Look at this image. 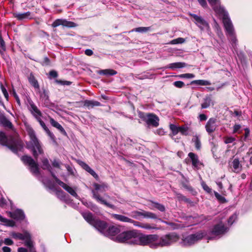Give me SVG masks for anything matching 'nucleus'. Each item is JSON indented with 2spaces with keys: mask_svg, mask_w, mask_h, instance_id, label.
Masks as SVG:
<instances>
[{
  "mask_svg": "<svg viewBox=\"0 0 252 252\" xmlns=\"http://www.w3.org/2000/svg\"><path fill=\"white\" fill-rule=\"evenodd\" d=\"M185 42V39L182 37H179L174 39L170 41L171 44H182Z\"/></svg>",
  "mask_w": 252,
  "mask_h": 252,
  "instance_id": "45",
  "label": "nucleus"
},
{
  "mask_svg": "<svg viewBox=\"0 0 252 252\" xmlns=\"http://www.w3.org/2000/svg\"><path fill=\"white\" fill-rule=\"evenodd\" d=\"M84 219L91 225L94 226V219L92 213L87 212L83 213Z\"/></svg>",
  "mask_w": 252,
  "mask_h": 252,
  "instance_id": "23",
  "label": "nucleus"
},
{
  "mask_svg": "<svg viewBox=\"0 0 252 252\" xmlns=\"http://www.w3.org/2000/svg\"><path fill=\"white\" fill-rule=\"evenodd\" d=\"M49 75L53 78H56L58 76L57 72L55 70H51L49 72Z\"/></svg>",
  "mask_w": 252,
  "mask_h": 252,
  "instance_id": "62",
  "label": "nucleus"
},
{
  "mask_svg": "<svg viewBox=\"0 0 252 252\" xmlns=\"http://www.w3.org/2000/svg\"><path fill=\"white\" fill-rule=\"evenodd\" d=\"M143 210L142 211H133L131 212L130 216L137 220H140L141 218H143Z\"/></svg>",
  "mask_w": 252,
  "mask_h": 252,
  "instance_id": "39",
  "label": "nucleus"
},
{
  "mask_svg": "<svg viewBox=\"0 0 252 252\" xmlns=\"http://www.w3.org/2000/svg\"><path fill=\"white\" fill-rule=\"evenodd\" d=\"M206 235V230H200L195 233L191 234L187 236H183L180 243L181 246L184 247L191 246L197 243L203 238H205Z\"/></svg>",
  "mask_w": 252,
  "mask_h": 252,
  "instance_id": "6",
  "label": "nucleus"
},
{
  "mask_svg": "<svg viewBox=\"0 0 252 252\" xmlns=\"http://www.w3.org/2000/svg\"><path fill=\"white\" fill-rule=\"evenodd\" d=\"M9 214L11 218L17 220H22L25 217L23 211L20 209H17L13 212H9Z\"/></svg>",
  "mask_w": 252,
  "mask_h": 252,
  "instance_id": "20",
  "label": "nucleus"
},
{
  "mask_svg": "<svg viewBox=\"0 0 252 252\" xmlns=\"http://www.w3.org/2000/svg\"><path fill=\"white\" fill-rule=\"evenodd\" d=\"M4 244L7 246H11L14 244V242L12 239L9 238H5L3 240Z\"/></svg>",
  "mask_w": 252,
  "mask_h": 252,
  "instance_id": "53",
  "label": "nucleus"
},
{
  "mask_svg": "<svg viewBox=\"0 0 252 252\" xmlns=\"http://www.w3.org/2000/svg\"><path fill=\"white\" fill-rule=\"evenodd\" d=\"M56 82L63 86H69L71 84V82L68 81L56 80Z\"/></svg>",
  "mask_w": 252,
  "mask_h": 252,
  "instance_id": "54",
  "label": "nucleus"
},
{
  "mask_svg": "<svg viewBox=\"0 0 252 252\" xmlns=\"http://www.w3.org/2000/svg\"><path fill=\"white\" fill-rule=\"evenodd\" d=\"M95 200L98 203L111 209H114L115 208L112 203L117 201L116 199L113 197H110L106 193L103 194L98 193H95Z\"/></svg>",
  "mask_w": 252,
  "mask_h": 252,
  "instance_id": "9",
  "label": "nucleus"
},
{
  "mask_svg": "<svg viewBox=\"0 0 252 252\" xmlns=\"http://www.w3.org/2000/svg\"><path fill=\"white\" fill-rule=\"evenodd\" d=\"M28 80L30 84L35 89H39L38 83L32 73H30L28 77Z\"/></svg>",
  "mask_w": 252,
  "mask_h": 252,
  "instance_id": "31",
  "label": "nucleus"
},
{
  "mask_svg": "<svg viewBox=\"0 0 252 252\" xmlns=\"http://www.w3.org/2000/svg\"><path fill=\"white\" fill-rule=\"evenodd\" d=\"M43 183L49 188H51V182L48 180L43 179L42 180Z\"/></svg>",
  "mask_w": 252,
  "mask_h": 252,
  "instance_id": "59",
  "label": "nucleus"
},
{
  "mask_svg": "<svg viewBox=\"0 0 252 252\" xmlns=\"http://www.w3.org/2000/svg\"><path fill=\"white\" fill-rule=\"evenodd\" d=\"M42 168L43 169L48 170L51 174L52 176L53 177V174L55 175V174L52 172L51 167L49 163V161L47 158H44L42 160Z\"/></svg>",
  "mask_w": 252,
  "mask_h": 252,
  "instance_id": "32",
  "label": "nucleus"
},
{
  "mask_svg": "<svg viewBox=\"0 0 252 252\" xmlns=\"http://www.w3.org/2000/svg\"><path fill=\"white\" fill-rule=\"evenodd\" d=\"M61 25L67 28H73L76 26V24L74 22L63 19H57L52 24V27L54 28H56Z\"/></svg>",
  "mask_w": 252,
  "mask_h": 252,
  "instance_id": "18",
  "label": "nucleus"
},
{
  "mask_svg": "<svg viewBox=\"0 0 252 252\" xmlns=\"http://www.w3.org/2000/svg\"><path fill=\"white\" fill-rule=\"evenodd\" d=\"M155 235L157 236V239L148 245H150L152 249L169 246L178 241L179 239V236L175 233H171L164 235L161 237L159 240H158V235Z\"/></svg>",
  "mask_w": 252,
  "mask_h": 252,
  "instance_id": "4",
  "label": "nucleus"
},
{
  "mask_svg": "<svg viewBox=\"0 0 252 252\" xmlns=\"http://www.w3.org/2000/svg\"><path fill=\"white\" fill-rule=\"evenodd\" d=\"M0 221L4 225L7 226H14L15 224V222L12 220H8L6 218L3 217L0 215Z\"/></svg>",
  "mask_w": 252,
  "mask_h": 252,
  "instance_id": "35",
  "label": "nucleus"
},
{
  "mask_svg": "<svg viewBox=\"0 0 252 252\" xmlns=\"http://www.w3.org/2000/svg\"><path fill=\"white\" fill-rule=\"evenodd\" d=\"M199 119L200 121H206L207 119V116L204 114H201L199 115Z\"/></svg>",
  "mask_w": 252,
  "mask_h": 252,
  "instance_id": "61",
  "label": "nucleus"
},
{
  "mask_svg": "<svg viewBox=\"0 0 252 252\" xmlns=\"http://www.w3.org/2000/svg\"><path fill=\"white\" fill-rule=\"evenodd\" d=\"M40 97L41 100L45 105H48L49 103V96L47 92L44 90L42 92H40Z\"/></svg>",
  "mask_w": 252,
  "mask_h": 252,
  "instance_id": "33",
  "label": "nucleus"
},
{
  "mask_svg": "<svg viewBox=\"0 0 252 252\" xmlns=\"http://www.w3.org/2000/svg\"><path fill=\"white\" fill-rule=\"evenodd\" d=\"M0 144L6 146L13 153L17 154L22 151L24 148L22 141L18 137L6 136L4 133L0 131Z\"/></svg>",
  "mask_w": 252,
  "mask_h": 252,
  "instance_id": "3",
  "label": "nucleus"
},
{
  "mask_svg": "<svg viewBox=\"0 0 252 252\" xmlns=\"http://www.w3.org/2000/svg\"><path fill=\"white\" fill-rule=\"evenodd\" d=\"M169 128L171 131L170 136L172 137L177 135L179 132L182 135L188 136L189 134V127L187 125H184L181 126H178L175 124H171L169 125Z\"/></svg>",
  "mask_w": 252,
  "mask_h": 252,
  "instance_id": "10",
  "label": "nucleus"
},
{
  "mask_svg": "<svg viewBox=\"0 0 252 252\" xmlns=\"http://www.w3.org/2000/svg\"><path fill=\"white\" fill-rule=\"evenodd\" d=\"M235 141V138L232 136L226 137L224 138V142L225 144L232 143Z\"/></svg>",
  "mask_w": 252,
  "mask_h": 252,
  "instance_id": "52",
  "label": "nucleus"
},
{
  "mask_svg": "<svg viewBox=\"0 0 252 252\" xmlns=\"http://www.w3.org/2000/svg\"><path fill=\"white\" fill-rule=\"evenodd\" d=\"M143 218L157 219V216L155 214L152 212L143 210Z\"/></svg>",
  "mask_w": 252,
  "mask_h": 252,
  "instance_id": "42",
  "label": "nucleus"
},
{
  "mask_svg": "<svg viewBox=\"0 0 252 252\" xmlns=\"http://www.w3.org/2000/svg\"><path fill=\"white\" fill-rule=\"evenodd\" d=\"M150 30V27H139L132 30V32H146Z\"/></svg>",
  "mask_w": 252,
  "mask_h": 252,
  "instance_id": "44",
  "label": "nucleus"
},
{
  "mask_svg": "<svg viewBox=\"0 0 252 252\" xmlns=\"http://www.w3.org/2000/svg\"><path fill=\"white\" fill-rule=\"evenodd\" d=\"M0 221L4 225L7 226H14L15 224V222L12 220H8L6 218L3 217L0 215Z\"/></svg>",
  "mask_w": 252,
  "mask_h": 252,
  "instance_id": "34",
  "label": "nucleus"
},
{
  "mask_svg": "<svg viewBox=\"0 0 252 252\" xmlns=\"http://www.w3.org/2000/svg\"><path fill=\"white\" fill-rule=\"evenodd\" d=\"M245 134L244 137H242V139H243V140L246 141L247 137L249 136L250 134V130L249 128H246L245 129Z\"/></svg>",
  "mask_w": 252,
  "mask_h": 252,
  "instance_id": "56",
  "label": "nucleus"
},
{
  "mask_svg": "<svg viewBox=\"0 0 252 252\" xmlns=\"http://www.w3.org/2000/svg\"><path fill=\"white\" fill-rule=\"evenodd\" d=\"M194 20L195 23L200 28L202 31H206L208 33L210 32L209 24L203 18L194 14H191Z\"/></svg>",
  "mask_w": 252,
  "mask_h": 252,
  "instance_id": "15",
  "label": "nucleus"
},
{
  "mask_svg": "<svg viewBox=\"0 0 252 252\" xmlns=\"http://www.w3.org/2000/svg\"><path fill=\"white\" fill-rule=\"evenodd\" d=\"M186 63H185L177 62L171 63L168 64L167 66L164 67V69L170 68L174 69L176 68H181L186 66Z\"/></svg>",
  "mask_w": 252,
  "mask_h": 252,
  "instance_id": "27",
  "label": "nucleus"
},
{
  "mask_svg": "<svg viewBox=\"0 0 252 252\" xmlns=\"http://www.w3.org/2000/svg\"><path fill=\"white\" fill-rule=\"evenodd\" d=\"M6 204V200L3 197H1L0 198V206L3 207Z\"/></svg>",
  "mask_w": 252,
  "mask_h": 252,
  "instance_id": "57",
  "label": "nucleus"
},
{
  "mask_svg": "<svg viewBox=\"0 0 252 252\" xmlns=\"http://www.w3.org/2000/svg\"><path fill=\"white\" fill-rule=\"evenodd\" d=\"M200 4L203 7H206L207 4L206 0H197Z\"/></svg>",
  "mask_w": 252,
  "mask_h": 252,
  "instance_id": "63",
  "label": "nucleus"
},
{
  "mask_svg": "<svg viewBox=\"0 0 252 252\" xmlns=\"http://www.w3.org/2000/svg\"><path fill=\"white\" fill-rule=\"evenodd\" d=\"M2 250L3 252H11V250L9 247L4 246L2 247Z\"/></svg>",
  "mask_w": 252,
  "mask_h": 252,
  "instance_id": "64",
  "label": "nucleus"
},
{
  "mask_svg": "<svg viewBox=\"0 0 252 252\" xmlns=\"http://www.w3.org/2000/svg\"><path fill=\"white\" fill-rule=\"evenodd\" d=\"M216 13L222 19V22L226 32V34L229 38L232 46L236 45L237 39L234 32V27L228 12L220 4V0H208Z\"/></svg>",
  "mask_w": 252,
  "mask_h": 252,
  "instance_id": "2",
  "label": "nucleus"
},
{
  "mask_svg": "<svg viewBox=\"0 0 252 252\" xmlns=\"http://www.w3.org/2000/svg\"><path fill=\"white\" fill-rule=\"evenodd\" d=\"M23 163L29 166L30 171L34 174H39V168L37 163L31 157L28 156H24L21 158Z\"/></svg>",
  "mask_w": 252,
  "mask_h": 252,
  "instance_id": "12",
  "label": "nucleus"
},
{
  "mask_svg": "<svg viewBox=\"0 0 252 252\" xmlns=\"http://www.w3.org/2000/svg\"><path fill=\"white\" fill-rule=\"evenodd\" d=\"M139 116L140 118L142 119L148 126H152L154 127H157L159 125V119L154 114H145L143 113L140 112L139 113Z\"/></svg>",
  "mask_w": 252,
  "mask_h": 252,
  "instance_id": "11",
  "label": "nucleus"
},
{
  "mask_svg": "<svg viewBox=\"0 0 252 252\" xmlns=\"http://www.w3.org/2000/svg\"><path fill=\"white\" fill-rule=\"evenodd\" d=\"M188 158L186 159L187 163H189V161L191 162L194 169H199L203 165L202 163L199 161L198 156L192 152L189 153Z\"/></svg>",
  "mask_w": 252,
  "mask_h": 252,
  "instance_id": "14",
  "label": "nucleus"
},
{
  "mask_svg": "<svg viewBox=\"0 0 252 252\" xmlns=\"http://www.w3.org/2000/svg\"><path fill=\"white\" fill-rule=\"evenodd\" d=\"M108 189V186L105 183H95V193H102Z\"/></svg>",
  "mask_w": 252,
  "mask_h": 252,
  "instance_id": "22",
  "label": "nucleus"
},
{
  "mask_svg": "<svg viewBox=\"0 0 252 252\" xmlns=\"http://www.w3.org/2000/svg\"><path fill=\"white\" fill-rule=\"evenodd\" d=\"M78 164L86 171L90 173L93 176H94V171L88 165L82 161H78Z\"/></svg>",
  "mask_w": 252,
  "mask_h": 252,
  "instance_id": "36",
  "label": "nucleus"
},
{
  "mask_svg": "<svg viewBox=\"0 0 252 252\" xmlns=\"http://www.w3.org/2000/svg\"><path fill=\"white\" fill-rule=\"evenodd\" d=\"M156 235H139L136 230L124 231L119 234L116 238V242L131 245L141 246L148 245L157 239Z\"/></svg>",
  "mask_w": 252,
  "mask_h": 252,
  "instance_id": "1",
  "label": "nucleus"
},
{
  "mask_svg": "<svg viewBox=\"0 0 252 252\" xmlns=\"http://www.w3.org/2000/svg\"><path fill=\"white\" fill-rule=\"evenodd\" d=\"M53 177L55 180L56 182L63 188L67 192H68L70 195L72 196L75 197L76 198L81 200L79 196L78 195L77 193L76 192V189L72 188L67 184H65L63 182L60 181L55 175L53 174Z\"/></svg>",
  "mask_w": 252,
  "mask_h": 252,
  "instance_id": "13",
  "label": "nucleus"
},
{
  "mask_svg": "<svg viewBox=\"0 0 252 252\" xmlns=\"http://www.w3.org/2000/svg\"><path fill=\"white\" fill-rule=\"evenodd\" d=\"M10 235L15 239L21 240L25 241V245L28 247L31 251L32 249L33 243L31 240V236L30 233L25 231L23 233L12 232Z\"/></svg>",
  "mask_w": 252,
  "mask_h": 252,
  "instance_id": "8",
  "label": "nucleus"
},
{
  "mask_svg": "<svg viewBox=\"0 0 252 252\" xmlns=\"http://www.w3.org/2000/svg\"><path fill=\"white\" fill-rule=\"evenodd\" d=\"M201 186L203 189L208 193H210L212 191L211 188H210L204 182H201Z\"/></svg>",
  "mask_w": 252,
  "mask_h": 252,
  "instance_id": "50",
  "label": "nucleus"
},
{
  "mask_svg": "<svg viewBox=\"0 0 252 252\" xmlns=\"http://www.w3.org/2000/svg\"><path fill=\"white\" fill-rule=\"evenodd\" d=\"M178 77L181 78H193L195 77L194 75L191 73H185L178 75Z\"/></svg>",
  "mask_w": 252,
  "mask_h": 252,
  "instance_id": "49",
  "label": "nucleus"
},
{
  "mask_svg": "<svg viewBox=\"0 0 252 252\" xmlns=\"http://www.w3.org/2000/svg\"><path fill=\"white\" fill-rule=\"evenodd\" d=\"M214 194L216 198L220 202H226V200L224 197L222 196L216 191L214 192Z\"/></svg>",
  "mask_w": 252,
  "mask_h": 252,
  "instance_id": "47",
  "label": "nucleus"
},
{
  "mask_svg": "<svg viewBox=\"0 0 252 252\" xmlns=\"http://www.w3.org/2000/svg\"><path fill=\"white\" fill-rule=\"evenodd\" d=\"M112 216L114 219L120 221L128 222L133 224L134 223L135 220L126 216L118 214H112Z\"/></svg>",
  "mask_w": 252,
  "mask_h": 252,
  "instance_id": "21",
  "label": "nucleus"
},
{
  "mask_svg": "<svg viewBox=\"0 0 252 252\" xmlns=\"http://www.w3.org/2000/svg\"><path fill=\"white\" fill-rule=\"evenodd\" d=\"M38 122L39 123L40 125H41V126L46 130L47 131V129H48L47 128V127H46V125L44 123V122L43 121H42L41 119H39L38 120Z\"/></svg>",
  "mask_w": 252,
  "mask_h": 252,
  "instance_id": "60",
  "label": "nucleus"
},
{
  "mask_svg": "<svg viewBox=\"0 0 252 252\" xmlns=\"http://www.w3.org/2000/svg\"><path fill=\"white\" fill-rule=\"evenodd\" d=\"M241 128V126L240 125H235L233 127V133H237L238 132L240 133V132L239 131V129Z\"/></svg>",
  "mask_w": 252,
  "mask_h": 252,
  "instance_id": "55",
  "label": "nucleus"
},
{
  "mask_svg": "<svg viewBox=\"0 0 252 252\" xmlns=\"http://www.w3.org/2000/svg\"><path fill=\"white\" fill-rule=\"evenodd\" d=\"M31 111L32 114L37 121L41 119V113L40 111L33 104H31Z\"/></svg>",
  "mask_w": 252,
  "mask_h": 252,
  "instance_id": "24",
  "label": "nucleus"
},
{
  "mask_svg": "<svg viewBox=\"0 0 252 252\" xmlns=\"http://www.w3.org/2000/svg\"><path fill=\"white\" fill-rule=\"evenodd\" d=\"M50 122L51 125L59 130L63 134L66 135V132L64 130L63 126L53 118H50Z\"/></svg>",
  "mask_w": 252,
  "mask_h": 252,
  "instance_id": "28",
  "label": "nucleus"
},
{
  "mask_svg": "<svg viewBox=\"0 0 252 252\" xmlns=\"http://www.w3.org/2000/svg\"><path fill=\"white\" fill-rule=\"evenodd\" d=\"M214 102L211 96H206L204 98L203 102L201 104V108L205 109L208 108L210 105H214Z\"/></svg>",
  "mask_w": 252,
  "mask_h": 252,
  "instance_id": "26",
  "label": "nucleus"
},
{
  "mask_svg": "<svg viewBox=\"0 0 252 252\" xmlns=\"http://www.w3.org/2000/svg\"><path fill=\"white\" fill-rule=\"evenodd\" d=\"M217 127V119L214 118H210L205 126V129L209 135L215 132Z\"/></svg>",
  "mask_w": 252,
  "mask_h": 252,
  "instance_id": "17",
  "label": "nucleus"
},
{
  "mask_svg": "<svg viewBox=\"0 0 252 252\" xmlns=\"http://www.w3.org/2000/svg\"><path fill=\"white\" fill-rule=\"evenodd\" d=\"M153 206L161 212H164L165 210L163 205L158 203L154 202Z\"/></svg>",
  "mask_w": 252,
  "mask_h": 252,
  "instance_id": "46",
  "label": "nucleus"
},
{
  "mask_svg": "<svg viewBox=\"0 0 252 252\" xmlns=\"http://www.w3.org/2000/svg\"><path fill=\"white\" fill-rule=\"evenodd\" d=\"M57 195L58 197L60 198L62 200L68 202L69 198L68 196L66 195L65 193L62 190H58L57 192Z\"/></svg>",
  "mask_w": 252,
  "mask_h": 252,
  "instance_id": "43",
  "label": "nucleus"
},
{
  "mask_svg": "<svg viewBox=\"0 0 252 252\" xmlns=\"http://www.w3.org/2000/svg\"><path fill=\"white\" fill-rule=\"evenodd\" d=\"M229 230V228L225 226L222 223L220 222L215 225L211 231H207L205 238L208 240L218 239L221 237Z\"/></svg>",
  "mask_w": 252,
  "mask_h": 252,
  "instance_id": "7",
  "label": "nucleus"
},
{
  "mask_svg": "<svg viewBox=\"0 0 252 252\" xmlns=\"http://www.w3.org/2000/svg\"><path fill=\"white\" fill-rule=\"evenodd\" d=\"M231 166L233 167L234 172H238L241 170V166L239 160L237 158H235L232 162Z\"/></svg>",
  "mask_w": 252,
  "mask_h": 252,
  "instance_id": "38",
  "label": "nucleus"
},
{
  "mask_svg": "<svg viewBox=\"0 0 252 252\" xmlns=\"http://www.w3.org/2000/svg\"><path fill=\"white\" fill-rule=\"evenodd\" d=\"M97 72L98 74L100 75H103L106 76H113L116 75L117 73V72L116 71L112 69L99 70L97 71Z\"/></svg>",
  "mask_w": 252,
  "mask_h": 252,
  "instance_id": "29",
  "label": "nucleus"
},
{
  "mask_svg": "<svg viewBox=\"0 0 252 252\" xmlns=\"http://www.w3.org/2000/svg\"><path fill=\"white\" fill-rule=\"evenodd\" d=\"M191 84H196L197 85H201V86H207L211 85V83L210 81L204 80H196L192 81L191 82Z\"/></svg>",
  "mask_w": 252,
  "mask_h": 252,
  "instance_id": "41",
  "label": "nucleus"
},
{
  "mask_svg": "<svg viewBox=\"0 0 252 252\" xmlns=\"http://www.w3.org/2000/svg\"><path fill=\"white\" fill-rule=\"evenodd\" d=\"M28 132L30 138V141L27 144V147L32 151L34 157L37 158L38 155L43 153L41 144L36 137L34 131L32 128H29L28 130Z\"/></svg>",
  "mask_w": 252,
  "mask_h": 252,
  "instance_id": "5",
  "label": "nucleus"
},
{
  "mask_svg": "<svg viewBox=\"0 0 252 252\" xmlns=\"http://www.w3.org/2000/svg\"><path fill=\"white\" fill-rule=\"evenodd\" d=\"M14 16L18 20H21L28 18L31 15V13L30 12H27L23 13H14Z\"/></svg>",
  "mask_w": 252,
  "mask_h": 252,
  "instance_id": "40",
  "label": "nucleus"
},
{
  "mask_svg": "<svg viewBox=\"0 0 252 252\" xmlns=\"http://www.w3.org/2000/svg\"><path fill=\"white\" fill-rule=\"evenodd\" d=\"M120 229L119 227L116 226H108L105 236L109 237L113 241L116 242L117 236L120 234Z\"/></svg>",
  "mask_w": 252,
  "mask_h": 252,
  "instance_id": "16",
  "label": "nucleus"
},
{
  "mask_svg": "<svg viewBox=\"0 0 252 252\" xmlns=\"http://www.w3.org/2000/svg\"><path fill=\"white\" fill-rule=\"evenodd\" d=\"M134 225L147 230L157 229L156 227L152 226L149 223H142L137 221H134Z\"/></svg>",
  "mask_w": 252,
  "mask_h": 252,
  "instance_id": "25",
  "label": "nucleus"
},
{
  "mask_svg": "<svg viewBox=\"0 0 252 252\" xmlns=\"http://www.w3.org/2000/svg\"><path fill=\"white\" fill-rule=\"evenodd\" d=\"M173 85L175 87L178 88H182L185 86V84L183 82L181 81H175L173 83Z\"/></svg>",
  "mask_w": 252,
  "mask_h": 252,
  "instance_id": "51",
  "label": "nucleus"
},
{
  "mask_svg": "<svg viewBox=\"0 0 252 252\" xmlns=\"http://www.w3.org/2000/svg\"><path fill=\"white\" fill-rule=\"evenodd\" d=\"M0 124L8 128L12 127V123L3 115H0Z\"/></svg>",
  "mask_w": 252,
  "mask_h": 252,
  "instance_id": "30",
  "label": "nucleus"
},
{
  "mask_svg": "<svg viewBox=\"0 0 252 252\" xmlns=\"http://www.w3.org/2000/svg\"><path fill=\"white\" fill-rule=\"evenodd\" d=\"M191 141L194 144L195 148L197 150H199L201 149V143L200 138L198 136L196 135L193 136Z\"/></svg>",
  "mask_w": 252,
  "mask_h": 252,
  "instance_id": "37",
  "label": "nucleus"
},
{
  "mask_svg": "<svg viewBox=\"0 0 252 252\" xmlns=\"http://www.w3.org/2000/svg\"><path fill=\"white\" fill-rule=\"evenodd\" d=\"M108 227V226L105 221L95 219V228L100 233L105 235Z\"/></svg>",
  "mask_w": 252,
  "mask_h": 252,
  "instance_id": "19",
  "label": "nucleus"
},
{
  "mask_svg": "<svg viewBox=\"0 0 252 252\" xmlns=\"http://www.w3.org/2000/svg\"><path fill=\"white\" fill-rule=\"evenodd\" d=\"M237 218V215L236 214H233L231 216H230L227 221L228 224L229 225H231L236 220Z\"/></svg>",
  "mask_w": 252,
  "mask_h": 252,
  "instance_id": "48",
  "label": "nucleus"
},
{
  "mask_svg": "<svg viewBox=\"0 0 252 252\" xmlns=\"http://www.w3.org/2000/svg\"><path fill=\"white\" fill-rule=\"evenodd\" d=\"M82 202L83 204H84L85 206H86L87 207L91 208L92 209L93 208V205L90 202H87V201H84L82 200Z\"/></svg>",
  "mask_w": 252,
  "mask_h": 252,
  "instance_id": "58",
  "label": "nucleus"
}]
</instances>
